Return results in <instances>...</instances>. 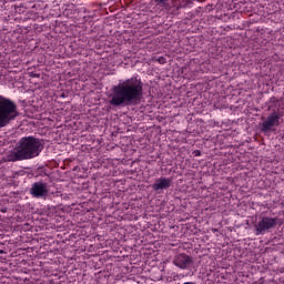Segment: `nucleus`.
Wrapping results in <instances>:
<instances>
[{
	"label": "nucleus",
	"mask_w": 284,
	"mask_h": 284,
	"mask_svg": "<svg viewBox=\"0 0 284 284\" xmlns=\"http://www.w3.org/2000/svg\"><path fill=\"white\" fill-rule=\"evenodd\" d=\"M43 150V143L40 139L34 136L22 138L13 152L8 154L9 161H28L29 159H34L41 154Z\"/></svg>",
	"instance_id": "2"
},
{
	"label": "nucleus",
	"mask_w": 284,
	"mask_h": 284,
	"mask_svg": "<svg viewBox=\"0 0 284 284\" xmlns=\"http://www.w3.org/2000/svg\"><path fill=\"white\" fill-rule=\"evenodd\" d=\"M170 185H172V180L168 178H161L156 180L155 183L153 184V190H155V192L159 190H168Z\"/></svg>",
	"instance_id": "8"
},
{
	"label": "nucleus",
	"mask_w": 284,
	"mask_h": 284,
	"mask_svg": "<svg viewBox=\"0 0 284 284\" xmlns=\"http://www.w3.org/2000/svg\"><path fill=\"white\" fill-rule=\"evenodd\" d=\"M197 154H201V151H197Z\"/></svg>",
	"instance_id": "11"
},
{
	"label": "nucleus",
	"mask_w": 284,
	"mask_h": 284,
	"mask_svg": "<svg viewBox=\"0 0 284 284\" xmlns=\"http://www.w3.org/2000/svg\"><path fill=\"white\" fill-rule=\"evenodd\" d=\"M48 183L36 182L33 183L30 193L34 199H43V196H48Z\"/></svg>",
	"instance_id": "6"
},
{
	"label": "nucleus",
	"mask_w": 284,
	"mask_h": 284,
	"mask_svg": "<svg viewBox=\"0 0 284 284\" xmlns=\"http://www.w3.org/2000/svg\"><path fill=\"white\" fill-rule=\"evenodd\" d=\"M277 221L276 217L263 216L255 224L256 234H265V232H270V230H274L276 227Z\"/></svg>",
	"instance_id": "4"
},
{
	"label": "nucleus",
	"mask_w": 284,
	"mask_h": 284,
	"mask_svg": "<svg viewBox=\"0 0 284 284\" xmlns=\"http://www.w3.org/2000/svg\"><path fill=\"white\" fill-rule=\"evenodd\" d=\"M281 125V116L278 113H272L263 123H262V132H273L274 128H278Z\"/></svg>",
	"instance_id": "5"
},
{
	"label": "nucleus",
	"mask_w": 284,
	"mask_h": 284,
	"mask_svg": "<svg viewBox=\"0 0 284 284\" xmlns=\"http://www.w3.org/2000/svg\"><path fill=\"white\" fill-rule=\"evenodd\" d=\"M158 61H159L161 64H163V63H165V58H164V57H160V58L158 59Z\"/></svg>",
	"instance_id": "10"
},
{
	"label": "nucleus",
	"mask_w": 284,
	"mask_h": 284,
	"mask_svg": "<svg viewBox=\"0 0 284 284\" xmlns=\"http://www.w3.org/2000/svg\"><path fill=\"white\" fill-rule=\"evenodd\" d=\"M173 263L176 267H180V270H187V266L192 264V257L182 253L174 257Z\"/></svg>",
	"instance_id": "7"
},
{
	"label": "nucleus",
	"mask_w": 284,
	"mask_h": 284,
	"mask_svg": "<svg viewBox=\"0 0 284 284\" xmlns=\"http://www.w3.org/2000/svg\"><path fill=\"white\" fill-rule=\"evenodd\" d=\"M18 116L17 104L12 100L0 95V128L10 125Z\"/></svg>",
	"instance_id": "3"
},
{
	"label": "nucleus",
	"mask_w": 284,
	"mask_h": 284,
	"mask_svg": "<svg viewBox=\"0 0 284 284\" xmlns=\"http://www.w3.org/2000/svg\"><path fill=\"white\" fill-rule=\"evenodd\" d=\"M143 97V82L138 78H130L113 87L110 105H135Z\"/></svg>",
	"instance_id": "1"
},
{
	"label": "nucleus",
	"mask_w": 284,
	"mask_h": 284,
	"mask_svg": "<svg viewBox=\"0 0 284 284\" xmlns=\"http://www.w3.org/2000/svg\"><path fill=\"white\" fill-rule=\"evenodd\" d=\"M155 3H159L165 7V3H168V0H155Z\"/></svg>",
	"instance_id": "9"
}]
</instances>
